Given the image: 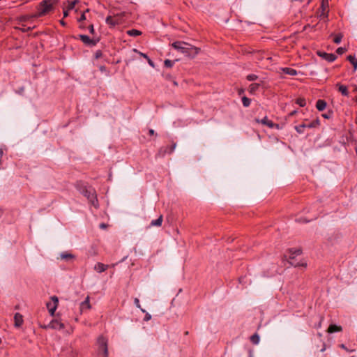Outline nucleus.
I'll use <instances>...</instances> for the list:
<instances>
[{
  "instance_id": "nucleus-1",
  "label": "nucleus",
  "mask_w": 357,
  "mask_h": 357,
  "mask_svg": "<svg viewBox=\"0 0 357 357\" xmlns=\"http://www.w3.org/2000/svg\"><path fill=\"white\" fill-rule=\"evenodd\" d=\"M78 190L95 208L98 207L96 190L92 187L80 184L78 185Z\"/></svg>"
},
{
  "instance_id": "nucleus-2",
  "label": "nucleus",
  "mask_w": 357,
  "mask_h": 357,
  "mask_svg": "<svg viewBox=\"0 0 357 357\" xmlns=\"http://www.w3.org/2000/svg\"><path fill=\"white\" fill-rule=\"evenodd\" d=\"M172 47L181 53L185 54L187 56H190L192 53L197 54L196 48L184 42H174L172 43Z\"/></svg>"
},
{
  "instance_id": "nucleus-3",
  "label": "nucleus",
  "mask_w": 357,
  "mask_h": 357,
  "mask_svg": "<svg viewBox=\"0 0 357 357\" xmlns=\"http://www.w3.org/2000/svg\"><path fill=\"white\" fill-rule=\"evenodd\" d=\"M57 3V0H43L41 1L38 8L39 16H43L49 13Z\"/></svg>"
},
{
  "instance_id": "nucleus-4",
  "label": "nucleus",
  "mask_w": 357,
  "mask_h": 357,
  "mask_svg": "<svg viewBox=\"0 0 357 357\" xmlns=\"http://www.w3.org/2000/svg\"><path fill=\"white\" fill-rule=\"evenodd\" d=\"M301 254V250L300 249H295V250L290 249L289 250V263L291 266H293L294 267H298V266L306 267L307 266L306 262L303 261L302 263H300V262H298L295 259V257L296 256L300 255Z\"/></svg>"
},
{
  "instance_id": "nucleus-5",
  "label": "nucleus",
  "mask_w": 357,
  "mask_h": 357,
  "mask_svg": "<svg viewBox=\"0 0 357 357\" xmlns=\"http://www.w3.org/2000/svg\"><path fill=\"white\" fill-rule=\"evenodd\" d=\"M320 124V121H319V119H317L314 121H312V122L309 123H303L302 124H300V125H298V126H296L294 127L295 130H296V132L299 134H303L304 132V129L305 128H317V126H319Z\"/></svg>"
},
{
  "instance_id": "nucleus-6",
  "label": "nucleus",
  "mask_w": 357,
  "mask_h": 357,
  "mask_svg": "<svg viewBox=\"0 0 357 357\" xmlns=\"http://www.w3.org/2000/svg\"><path fill=\"white\" fill-rule=\"evenodd\" d=\"M59 299L56 296L51 297V301L47 303V307L51 316L54 315V312L57 308Z\"/></svg>"
},
{
  "instance_id": "nucleus-7",
  "label": "nucleus",
  "mask_w": 357,
  "mask_h": 357,
  "mask_svg": "<svg viewBox=\"0 0 357 357\" xmlns=\"http://www.w3.org/2000/svg\"><path fill=\"white\" fill-rule=\"evenodd\" d=\"M44 328H52L56 330H61L65 328L64 324L58 319L52 320L48 325L45 326Z\"/></svg>"
},
{
  "instance_id": "nucleus-8",
  "label": "nucleus",
  "mask_w": 357,
  "mask_h": 357,
  "mask_svg": "<svg viewBox=\"0 0 357 357\" xmlns=\"http://www.w3.org/2000/svg\"><path fill=\"white\" fill-rule=\"evenodd\" d=\"M257 123H261L263 125L268 126L270 128H276L280 129V126L277 123H273L272 121L269 120L267 116H265L261 120L256 119Z\"/></svg>"
},
{
  "instance_id": "nucleus-9",
  "label": "nucleus",
  "mask_w": 357,
  "mask_h": 357,
  "mask_svg": "<svg viewBox=\"0 0 357 357\" xmlns=\"http://www.w3.org/2000/svg\"><path fill=\"white\" fill-rule=\"evenodd\" d=\"M317 54L328 62H333L337 59V56L332 53H326L325 52H318Z\"/></svg>"
},
{
  "instance_id": "nucleus-10",
  "label": "nucleus",
  "mask_w": 357,
  "mask_h": 357,
  "mask_svg": "<svg viewBox=\"0 0 357 357\" xmlns=\"http://www.w3.org/2000/svg\"><path fill=\"white\" fill-rule=\"evenodd\" d=\"M79 38H80V40L86 45L88 46H90V47H93V46H95L97 43V40H93V39H91L90 38V37H89L88 36L86 35H83V34H81L79 36Z\"/></svg>"
},
{
  "instance_id": "nucleus-11",
  "label": "nucleus",
  "mask_w": 357,
  "mask_h": 357,
  "mask_svg": "<svg viewBox=\"0 0 357 357\" xmlns=\"http://www.w3.org/2000/svg\"><path fill=\"white\" fill-rule=\"evenodd\" d=\"M97 343L98 345V354H100V352L103 350L104 347H107V339L105 337L100 335L97 340Z\"/></svg>"
},
{
  "instance_id": "nucleus-12",
  "label": "nucleus",
  "mask_w": 357,
  "mask_h": 357,
  "mask_svg": "<svg viewBox=\"0 0 357 357\" xmlns=\"http://www.w3.org/2000/svg\"><path fill=\"white\" fill-rule=\"evenodd\" d=\"M336 87L338 89V91L341 93V94L345 97L349 96V92L348 91L347 86L342 85L340 83L336 84Z\"/></svg>"
},
{
  "instance_id": "nucleus-13",
  "label": "nucleus",
  "mask_w": 357,
  "mask_h": 357,
  "mask_svg": "<svg viewBox=\"0 0 357 357\" xmlns=\"http://www.w3.org/2000/svg\"><path fill=\"white\" fill-rule=\"evenodd\" d=\"M14 321L15 326L16 328H20L23 324V317L21 314L17 312L14 315Z\"/></svg>"
},
{
  "instance_id": "nucleus-14",
  "label": "nucleus",
  "mask_w": 357,
  "mask_h": 357,
  "mask_svg": "<svg viewBox=\"0 0 357 357\" xmlns=\"http://www.w3.org/2000/svg\"><path fill=\"white\" fill-rule=\"evenodd\" d=\"M108 268V265H105L102 263L98 262L94 266V270L98 273H102L106 271Z\"/></svg>"
},
{
  "instance_id": "nucleus-15",
  "label": "nucleus",
  "mask_w": 357,
  "mask_h": 357,
  "mask_svg": "<svg viewBox=\"0 0 357 357\" xmlns=\"http://www.w3.org/2000/svg\"><path fill=\"white\" fill-rule=\"evenodd\" d=\"M60 258L63 260L68 261L70 260L74 259L75 258V256L73 254L63 252L60 254Z\"/></svg>"
},
{
  "instance_id": "nucleus-16",
  "label": "nucleus",
  "mask_w": 357,
  "mask_h": 357,
  "mask_svg": "<svg viewBox=\"0 0 357 357\" xmlns=\"http://www.w3.org/2000/svg\"><path fill=\"white\" fill-rule=\"evenodd\" d=\"M91 308V305L89 303V297L87 296L85 300L81 303L80 304V310L82 312L85 310H89Z\"/></svg>"
},
{
  "instance_id": "nucleus-17",
  "label": "nucleus",
  "mask_w": 357,
  "mask_h": 357,
  "mask_svg": "<svg viewBox=\"0 0 357 357\" xmlns=\"http://www.w3.org/2000/svg\"><path fill=\"white\" fill-rule=\"evenodd\" d=\"M326 102L324 100L319 99L316 102V107L319 111H323L326 107Z\"/></svg>"
},
{
  "instance_id": "nucleus-18",
  "label": "nucleus",
  "mask_w": 357,
  "mask_h": 357,
  "mask_svg": "<svg viewBox=\"0 0 357 357\" xmlns=\"http://www.w3.org/2000/svg\"><path fill=\"white\" fill-rule=\"evenodd\" d=\"M342 331V328L340 326H337L335 324H331L328 328V332L329 333H333L335 332H340Z\"/></svg>"
},
{
  "instance_id": "nucleus-19",
  "label": "nucleus",
  "mask_w": 357,
  "mask_h": 357,
  "mask_svg": "<svg viewBox=\"0 0 357 357\" xmlns=\"http://www.w3.org/2000/svg\"><path fill=\"white\" fill-rule=\"evenodd\" d=\"M106 23L112 26H115L119 24V20L116 17L108 16L106 18Z\"/></svg>"
},
{
  "instance_id": "nucleus-20",
  "label": "nucleus",
  "mask_w": 357,
  "mask_h": 357,
  "mask_svg": "<svg viewBox=\"0 0 357 357\" xmlns=\"http://www.w3.org/2000/svg\"><path fill=\"white\" fill-rule=\"evenodd\" d=\"M282 71L285 74L289 75L291 76H295L298 74L297 70L294 68H282Z\"/></svg>"
},
{
  "instance_id": "nucleus-21",
  "label": "nucleus",
  "mask_w": 357,
  "mask_h": 357,
  "mask_svg": "<svg viewBox=\"0 0 357 357\" xmlns=\"http://www.w3.org/2000/svg\"><path fill=\"white\" fill-rule=\"evenodd\" d=\"M260 84L258 83H252L249 86L248 91L250 93L253 94L255 93L259 88Z\"/></svg>"
},
{
  "instance_id": "nucleus-22",
  "label": "nucleus",
  "mask_w": 357,
  "mask_h": 357,
  "mask_svg": "<svg viewBox=\"0 0 357 357\" xmlns=\"http://www.w3.org/2000/svg\"><path fill=\"white\" fill-rule=\"evenodd\" d=\"M347 60L353 65L354 70L357 69V59L354 55H349Z\"/></svg>"
},
{
  "instance_id": "nucleus-23",
  "label": "nucleus",
  "mask_w": 357,
  "mask_h": 357,
  "mask_svg": "<svg viewBox=\"0 0 357 357\" xmlns=\"http://www.w3.org/2000/svg\"><path fill=\"white\" fill-rule=\"evenodd\" d=\"M162 222V215H160L159 218L156 220H153L151 222V226L160 227L161 226Z\"/></svg>"
},
{
  "instance_id": "nucleus-24",
  "label": "nucleus",
  "mask_w": 357,
  "mask_h": 357,
  "mask_svg": "<svg viewBox=\"0 0 357 357\" xmlns=\"http://www.w3.org/2000/svg\"><path fill=\"white\" fill-rule=\"evenodd\" d=\"M260 340L259 335L257 333L253 334L250 337V341L254 344H258Z\"/></svg>"
},
{
  "instance_id": "nucleus-25",
  "label": "nucleus",
  "mask_w": 357,
  "mask_h": 357,
  "mask_svg": "<svg viewBox=\"0 0 357 357\" xmlns=\"http://www.w3.org/2000/svg\"><path fill=\"white\" fill-rule=\"evenodd\" d=\"M127 33H128V35H129L130 36L136 37V36L141 35L142 33H141V31H139L137 29H130L127 31Z\"/></svg>"
},
{
  "instance_id": "nucleus-26",
  "label": "nucleus",
  "mask_w": 357,
  "mask_h": 357,
  "mask_svg": "<svg viewBox=\"0 0 357 357\" xmlns=\"http://www.w3.org/2000/svg\"><path fill=\"white\" fill-rule=\"evenodd\" d=\"M242 103L244 107H248L250 105L251 100L246 96H243L242 98Z\"/></svg>"
},
{
  "instance_id": "nucleus-27",
  "label": "nucleus",
  "mask_w": 357,
  "mask_h": 357,
  "mask_svg": "<svg viewBox=\"0 0 357 357\" xmlns=\"http://www.w3.org/2000/svg\"><path fill=\"white\" fill-rule=\"evenodd\" d=\"M176 61V60L172 61L169 59H166L164 62V65L166 68H172Z\"/></svg>"
},
{
  "instance_id": "nucleus-28",
  "label": "nucleus",
  "mask_w": 357,
  "mask_h": 357,
  "mask_svg": "<svg viewBox=\"0 0 357 357\" xmlns=\"http://www.w3.org/2000/svg\"><path fill=\"white\" fill-rule=\"evenodd\" d=\"M342 37H343V36L342 33H338V34L335 35L333 38V42L336 44L340 43L341 40L342 39Z\"/></svg>"
},
{
  "instance_id": "nucleus-29",
  "label": "nucleus",
  "mask_w": 357,
  "mask_h": 357,
  "mask_svg": "<svg viewBox=\"0 0 357 357\" xmlns=\"http://www.w3.org/2000/svg\"><path fill=\"white\" fill-rule=\"evenodd\" d=\"M296 104H298L300 107H304L306 105V100L304 98H298L296 101Z\"/></svg>"
},
{
  "instance_id": "nucleus-30",
  "label": "nucleus",
  "mask_w": 357,
  "mask_h": 357,
  "mask_svg": "<svg viewBox=\"0 0 357 357\" xmlns=\"http://www.w3.org/2000/svg\"><path fill=\"white\" fill-rule=\"evenodd\" d=\"M134 303H135V306H136L137 308L140 309V310H141L142 312H146V310H145L144 309L142 308L141 305H140V303H139V300L137 298H135L134 299Z\"/></svg>"
},
{
  "instance_id": "nucleus-31",
  "label": "nucleus",
  "mask_w": 357,
  "mask_h": 357,
  "mask_svg": "<svg viewBox=\"0 0 357 357\" xmlns=\"http://www.w3.org/2000/svg\"><path fill=\"white\" fill-rule=\"evenodd\" d=\"M246 79L250 82L255 81L258 79V76L255 74H250L247 75Z\"/></svg>"
},
{
  "instance_id": "nucleus-32",
  "label": "nucleus",
  "mask_w": 357,
  "mask_h": 357,
  "mask_svg": "<svg viewBox=\"0 0 357 357\" xmlns=\"http://www.w3.org/2000/svg\"><path fill=\"white\" fill-rule=\"evenodd\" d=\"M101 354L102 357H108L109 352H108V347H104L103 350L99 354Z\"/></svg>"
},
{
  "instance_id": "nucleus-33",
  "label": "nucleus",
  "mask_w": 357,
  "mask_h": 357,
  "mask_svg": "<svg viewBox=\"0 0 357 357\" xmlns=\"http://www.w3.org/2000/svg\"><path fill=\"white\" fill-rule=\"evenodd\" d=\"M176 146V144L175 143H174L169 147L166 148L167 150L165 151V152H167L168 153H172L174 151Z\"/></svg>"
},
{
  "instance_id": "nucleus-34",
  "label": "nucleus",
  "mask_w": 357,
  "mask_h": 357,
  "mask_svg": "<svg viewBox=\"0 0 357 357\" xmlns=\"http://www.w3.org/2000/svg\"><path fill=\"white\" fill-rule=\"evenodd\" d=\"M24 90H25V89L24 86H20L17 89L15 90V93L20 96H24Z\"/></svg>"
},
{
  "instance_id": "nucleus-35",
  "label": "nucleus",
  "mask_w": 357,
  "mask_h": 357,
  "mask_svg": "<svg viewBox=\"0 0 357 357\" xmlns=\"http://www.w3.org/2000/svg\"><path fill=\"white\" fill-rule=\"evenodd\" d=\"M321 8H322V13L320 14L319 17L321 18H325V17H328V14L327 13H326L325 10L326 8H324V4L321 5Z\"/></svg>"
},
{
  "instance_id": "nucleus-36",
  "label": "nucleus",
  "mask_w": 357,
  "mask_h": 357,
  "mask_svg": "<svg viewBox=\"0 0 357 357\" xmlns=\"http://www.w3.org/2000/svg\"><path fill=\"white\" fill-rule=\"evenodd\" d=\"M347 51V49L345 47H338L336 50L337 54L341 55L344 54Z\"/></svg>"
},
{
  "instance_id": "nucleus-37",
  "label": "nucleus",
  "mask_w": 357,
  "mask_h": 357,
  "mask_svg": "<svg viewBox=\"0 0 357 357\" xmlns=\"http://www.w3.org/2000/svg\"><path fill=\"white\" fill-rule=\"evenodd\" d=\"M144 313H145V316H144V321H148L151 320V315L149 313L146 312H144Z\"/></svg>"
},
{
  "instance_id": "nucleus-38",
  "label": "nucleus",
  "mask_w": 357,
  "mask_h": 357,
  "mask_svg": "<svg viewBox=\"0 0 357 357\" xmlns=\"http://www.w3.org/2000/svg\"><path fill=\"white\" fill-rule=\"evenodd\" d=\"M102 56V52L100 50H98V51L96 52V53H95V58L96 59H98L100 58Z\"/></svg>"
},
{
  "instance_id": "nucleus-39",
  "label": "nucleus",
  "mask_w": 357,
  "mask_h": 357,
  "mask_svg": "<svg viewBox=\"0 0 357 357\" xmlns=\"http://www.w3.org/2000/svg\"><path fill=\"white\" fill-rule=\"evenodd\" d=\"M76 1H73V2H70L68 5V10H72L74 8L75 6V3H76Z\"/></svg>"
},
{
  "instance_id": "nucleus-40",
  "label": "nucleus",
  "mask_w": 357,
  "mask_h": 357,
  "mask_svg": "<svg viewBox=\"0 0 357 357\" xmlns=\"http://www.w3.org/2000/svg\"><path fill=\"white\" fill-rule=\"evenodd\" d=\"M135 52H138L142 56H143L144 58H145L146 59H149V57L147 56V54H144V53H142V52H138L136 49H134L133 50Z\"/></svg>"
},
{
  "instance_id": "nucleus-41",
  "label": "nucleus",
  "mask_w": 357,
  "mask_h": 357,
  "mask_svg": "<svg viewBox=\"0 0 357 357\" xmlns=\"http://www.w3.org/2000/svg\"><path fill=\"white\" fill-rule=\"evenodd\" d=\"M86 20L85 13H83L81 15L80 17L79 18L78 21H79V22H82V21H84V20Z\"/></svg>"
},
{
  "instance_id": "nucleus-42",
  "label": "nucleus",
  "mask_w": 357,
  "mask_h": 357,
  "mask_svg": "<svg viewBox=\"0 0 357 357\" xmlns=\"http://www.w3.org/2000/svg\"><path fill=\"white\" fill-rule=\"evenodd\" d=\"M146 60H147L148 63H149L151 67H153H153H154V63H153V61L150 58L147 59Z\"/></svg>"
},
{
  "instance_id": "nucleus-43",
  "label": "nucleus",
  "mask_w": 357,
  "mask_h": 357,
  "mask_svg": "<svg viewBox=\"0 0 357 357\" xmlns=\"http://www.w3.org/2000/svg\"><path fill=\"white\" fill-rule=\"evenodd\" d=\"M89 32L91 33H94V28H93V24H91L89 26Z\"/></svg>"
},
{
  "instance_id": "nucleus-44",
  "label": "nucleus",
  "mask_w": 357,
  "mask_h": 357,
  "mask_svg": "<svg viewBox=\"0 0 357 357\" xmlns=\"http://www.w3.org/2000/svg\"><path fill=\"white\" fill-rule=\"evenodd\" d=\"M99 69H100V70L101 72H105V71H106V67H105V66H100Z\"/></svg>"
},
{
  "instance_id": "nucleus-45",
  "label": "nucleus",
  "mask_w": 357,
  "mask_h": 357,
  "mask_svg": "<svg viewBox=\"0 0 357 357\" xmlns=\"http://www.w3.org/2000/svg\"><path fill=\"white\" fill-rule=\"evenodd\" d=\"M68 10H69L68 9L63 10V16H64V17H66L67 16H68Z\"/></svg>"
},
{
  "instance_id": "nucleus-46",
  "label": "nucleus",
  "mask_w": 357,
  "mask_h": 357,
  "mask_svg": "<svg viewBox=\"0 0 357 357\" xmlns=\"http://www.w3.org/2000/svg\"><path fill=\"white\" fill-rule=\"evenodd\" d=\"M107 227V225L105 223H101L100 225V228H101V229H105Z\"/></svg>"
},
{
  "instance_id": "nucleus-47",
  "label": "nucleus",
  "mask_w": 357,
  "mask_h": 357,
  "mask_svg": "<svg viewBox=\"0 0 357 357\" xmlns=\"http://www.w3.org/2000/svg\"><path fill=\"white\" fill-rule=\"evenodd\" d=\"M297 113V111L296 110H294L292 111L291 112L289 113V116H294Z\"/></svg>"
},
{
  "instance_id": "nucleus-48",
  "label": "nucleus",
  "mask_w": 357,
  "mask_h": 357,
  "mask_svg": "<svg viewBox=\"0 0 357 357\" xmlns=\"http://www.w3.org/2000/svg\"><path fill=\"white\" fill-rule=\"evenodd\" d=\"M149 133L150 135H153L155 134V131L153 129H150L149 130Z\"/></svg>"
},
{
  "instance_id": "nucleus-49",
  "label": "nucleus",
  "mask_w": 357,
  "mask_h": 357,
  "mask_svg": "<svg viewBox=\"0 0 357 357\" xmlns=\"http://www.w3.org/2000/svg\"><path fill=\"white\" fill-rule=\"evenodd\" d=\"M322 116H323L324 118H325V119H328V118H329V116H328V114H322Z\"/></svg>"
},
{
  "instance_id": "nucleus-50",
  "label": "nucleus",
  "mask_w": 357,
  "mask_h": 357,
  "mask_svg": "<svg viewBox=\"0 0 357 357\" xmlns=\"http://www.w3.org/2000/svg\"><path fill=\"white\" fill-rule=\"evenodd\" d=\"M60 23H61V25H63V26H66V22H65L63 20H61L60 21Z\"/></svg>"
},
{
  "instance_id": "nucleus-51",
  "label": "nucleus",
  "mask_w": 357,
  "mask_h": 357,
  "mask_svg": "<svg viewBox=\"0 0 357 357\" xmlns=\"http://www.w3.org/2000/svg\"><path fill=\"white\" fill-rule=\"evenodd\" d=\"M243 92H244V90L241 89H240V90L238 91V94H239V95H241L242 93H243Z\"/></svg>"
},
{
  "instance_id": "nucleus-52",
  "label": "nucleus",
  "mask_w": 357,
  "mask_h": 357,
  "mask_svg": "<svg viewBox=\"0 0 357 357\" xmlns=\"http://www.w3.org/2000/svg\"><path fill=\"white\" fill-rule=\"evenodd\" d=\"M298 221H299V222H309V220H306V219H303V220H299Z\"/></svg>"
},
{
  "instance_id": "nucleus-53",
  "label": "nucleus",
  "mask_w": 357,
  "mask_h": 357,
  "mask_svg": "<svg viewBox=\"0 0 357 357\" xmlns=\"http://www.w3.org/2000/svg\"><path fill=\"white\" fill-rule=\"evenodd\" d=\"M341 347L345 349V346L344 344H341Z\"/></svg>"
},
{
  "instance_id": "nucleus-54",
  "label": "nucleus",
  "mask_w": 357,
  "mask_h": 357,
  "mask_svg": "<svg viewBox=\"0 0 357 357\" xmlns=\"http://www.w3.org/2000/svg\"><path fill=\"white\" fill-rule=\"evenodd\" d=\"M174 85H177V83L176 82H174Z\"/></svg>"
},
{
  "instance_id": "nucleus-55",
  "label": "nucleus",
  "mask_w": 357,
  "mask_h": 357,
  "mask_svg": "<svg viewBox=\"0 0 357 357\" xmlns=\"http://www.w3.org/2000/svg\"><path fill=\"white\" fill-rule=\"evenodd\" d=\"M1 343V339L0 338V344Z\"/></svg>"
},
{
  "instance_id": "nucleus-56",
  "label": "nucleus",
  "mask_w": 357,
  "mask_h": 357,
  "mask_svg": "<svg viewBox=\"0 0 357 357\" xmlns=\"http://www.w3.org/2000/svg\"><path fill=\"white\" fill-rule=\"evenodd\" d=\"M301 1H303L304 0H300Z\"/></svg>"
},
{
  "instance_id": "nucleus-57",
  "label": "nucleus",
  "mask_w": 357,
  "mask_h": 357,
  "mask_svg": "<svg viewBox=\"0 0 357 357\" xmlns=\"http://www.w3.org/2000/svg\"><path fill=\"white\" fill-rule=\"evenodd\" d=\"M356 102H357V96H356Z\"/></svg>"
},
{
  "instance_id": "nucleus-58",
  "label": "nucleus",
  "mask_w": 357,
  "mask_h": 357,
  "mask_svg": "<svg viewBox=\"0 0 357 357\" xmlns=\"http://www.w3.org/2000/svg\"><path fill=\"white\" fill-rule=\"evenodd\" d=\"M250 357H252V356H251V354L250 355Z\"/></svg>"
}]
</instances>
